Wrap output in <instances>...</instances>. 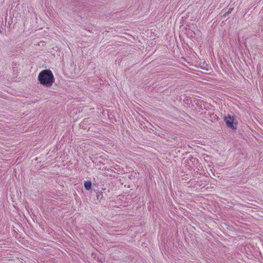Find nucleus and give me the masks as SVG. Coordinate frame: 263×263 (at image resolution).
Listing matches in <instances>:
<instances>
[{
    "label": "nucleus",
    "mask_w": 263,
    "mask_h": 263,
    "mask_svg": "<svg viewBox=\"0 0 263 263\" xmlns=\"http://www.w3.org/2000/svg\"><path fill=\"white\" fill-rule=\"evenodd\" d=\"M38 81L43 86L50 87L54 82V78L51 70L45 69L40 72Z\"/></svg>",
    "instance_id": "1"
},
{
    "label": "nucleus",
    "mask_w": 263,
    "mask_h": 263,
    "mask_svg": "<svg viewBox=\"0 0 263 263\" xmlns=\"http://www.w3.org/2000/svg\"><path fill=\"white\" fill-rule=\"evenodd\" d=\"M234 121V118L230 115H228L224 118V122H226V125L228 127L232 128V129H236Z\"/></svg>",
    "instance_id": "2"
},
{
    "label": "nucleus",
    "mask_w": 263,
    "mask_h": 263,
    "mask_svg": "<svg viewBox=\"0 0 263 263\" xmlns=\"http://www.w3.org/2000/svg\"><path fill=\"white\" fill-rule=\"evenodd\" d=\"M91 182L90 181H85L84 182V185L86 190H89L91 187Z\"/></svg>",
    "instance_id": "3"
},
{
    "label": "nucleus",
    "mask_w": 263,
    "mask_h": 263,
    "mask_svg": "<svg viewBox=\"0 0 263 263\" xmlns=\"http://www.w3.org/2000/svg\"><path fill=\"white\" fill-rule=\"evenodd\" d=\"M96 197H97V198L98 200L101 199L103 197L102 193H97Z\"/></svg>",
    "instance_id": "4"
}]
</instances>
